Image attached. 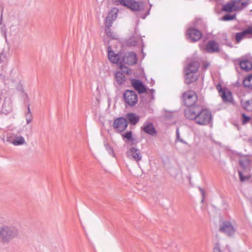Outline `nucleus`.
<instances>
[{
    "label": "nucleus",
    "mask_w": 252,
    "mask_h": 252,
    "mask_svg": "<svg viewBox=\"0 0 252 252\" xmlns=\"http://www.w3.org/2000/svg\"><path fill=\"white\" fill-rule=\"evenodd\" d=\"M185 82L189 84L195 82L198 79V76L196 73L190 72L188 69H185Z\"/></svg>",
    "instance_id": "nucleus-17"
},
{
    "label": "nucleus",
    "mask_w": 252,
    "mask_h": 252,
    "mask_svg": "<svg viewBox=\"0 0 252 252\" xmlns=\"http://www.w3.org/2000/svg\"><path fill=\"white\" fill-rule=\"evenodd\" d=\"M7 141L16 146L26 144L24 137L19 134V131L17 133L13 132L9 134L7 136Z\"/></svg>",
    "instance_id": "nucleus-5"
},
{
    "label": "nucleus",
    "mask_w": 252,
    "mask_h": 252,
    "mask_svg": "<svg viewBox=\"0 0 252 252\" xmlns=\"http://www.w3.org/2000/svg\"><path fill=\"white\" fill-rule=\"evenodd\" d=\"M104 146L106 150L108 152L109 154L112 156L113 157L115 156L113 149L112 147L107 143H104Z\"/></svg>",
    "instance_id": "nucleus-32"
},
{
    "label": "nucleus",
    "mask_w": 252,
    "mask_h": 252,
    "mask_svg": "<svg viewBox=\"0 0 252 252\" xmlns=\"http://www.w3.org/2000/svg\"><path fill=\"white\" fill-rule=\"evenodd\" d=\"M123 136L128 141H132L133 140L132 137V132L131 131L126 132Z\"/></svg>",
    "instance_id": "nucleus-36"
},
{
    "label": "nucleus",
    "mask_w": 252,
    "mask_h": 252,
    "mask_svg": "<svg viewBox=\"0 0 252 252\" xmlns=\"http://www.w3.org/2000/svg\"><path fill=\"white\" fill-rule=\"evenodd\" d=\"M126 155L130 159H133L139 162L142 158V155L140 151L135 148L131 147L126 152Z\"/></svg>",
    "instance_id": "nucleus-10"
},
{
    "label": "nucleus",
    "mask_w": 252,
    "mask_h": 252,
    "mask_svg": "<svg viewBox=\"0 0 252 252\" xmlns=\"http://www.w3.org/2000/svg\"><path fill=\"white\" fill-rule=\"evenodd\" d=\"M199 64L197 61H193L188 64L185 67V69H188L190 72L196 73V71L198 70Z\"/></svg>",
    "instance_id": "nucleus-23"
},
{
    "label": "nucleus",
    "mask_w": 252,
    "mask_h": 252,
    "mask_svg": "<svg viewBox=\"0 0 252 252\" xmlns=\"http://www.w3.org/2000/svg\"><path fill=\"white\" fill-rule=\"evenodd\" d=\"M125 102L129 106L135 105L138 101L137 95L133 91L126 90L124 94Z\"/></svg>",
    "instance_id": "nucleus-7"
},
{
    "label": "nucleus",
    "mask_w": 252,
    "mask_h": 252,
    "mask_svg": "<svg viewBox=\"0 0 252 252\" xmlns=\"http://www.w3.org/2000/svg\"><path fill=\"white\" fill-rule=\"evenodd\" d=\"M109 60L113 63H117L119 61V57L113 51H108Z\"/></svg>",
    "instance_id": "nucleus-27"
},
{
    "label": "nucleus",
    "mask_w": 252,
    "mask_h": 252,
    "mask_svg": "<svg viewBox=\"0 0 252 252\" xmlns=\"http://www.w3.org/2000/svg\"><path fill=\"white\" fill-rule=\"evenodd\" d=\"M213 252H220V247L219 244H216L214 248Z\"/></svg>",
    "instance_id": "nucleus-40"
},
{
    "label": "nucleus",
    "mask_w": 252,
    "mask_h": 252,
    "mask_svg": "<svg viewBox=\"0 0 252 252\" xmlns=\"http://www.w3.org/2000/svg\"><path fill=\"white\" fill-rule=\"evenodd\" d=\"M240 67L244 70L249 71L252 68V64L249 60L241 61L239 63Z\"/></svg>",
    "instance_id": "nucleus-25"
},
{
    "label": "nucleus",
    "mask_w": 252,
    "mask_h": 252,
    "mask_svg": "<svg viewBox=\"0 0 252 252\" xmlns=\"http://www.w3.org/2000/svg\"><path fill=\"white\" fill-rule=\"evenodd\" d=\"M232 1L234 11H240L249 4L248 0H234Z\"/></svg>",
    "instance_id": "nucleus-16"
},
{
    "label": "nucleus",
    "mask_w": 252,
    "mask_h": 252,
    "mask_svg": "<svg viewBox=\"0 0 252 252\" xmlns=\"http://www.w3.org/2000/svg\"><path fill=\"white\" fill-rule=\"evenodd\" d=\"M118 1L120 4L132 11H141L145 8V4L141 1H136L133 0H119Z\"/></svg>",
    "instance_id": "nucleus-3"
},
{
    "label": "nucleus",
    "mask_w": 252,
    "mask_h": 252,
    "mask_svg": "<svg viewBox=\"0 0 252 252\" xmlns=\"http://www.w3.org/2000/svg\"><path fill=\"white\" fill-rule=\"evenodd\" d=\"M118 12V10L117 8H113L109 12L105 20V24L106 27L112 26L113 22L117 17Z\"/></svg>",
    "instance_id": "nucleus-11"
},
{
    "label": "nucleus",
    "mask_w": 252,
    "mask_h": 252,
    "mask_svg": "<svg viewBox=\"0 0 252 252\" xmlns=\"http://www.w3.org/2000/svg\"><path fill=\"white\" fill-rule=\"evenodd\" d=\"M121 71L123 73H125L127 74H129L131 73V71L130 69H129L128 67L126 66H124L123 65H121L120 66Z\"/></svg>",
    "instance_id": "nucleus-35"
},
{
    "label": "nucleus",
    "mask_w": 252,
    "mask_h": 252,
    "mask_svg": "<svg viewBox=\"0 0 252 252\" xmlns=\"http://www.w3.org/2000/svg\"><path fill=\"white\" fill-rule=\"evenodd\" d=\"M187 36L191 42H195L200 39L202 33L199 30L190 28L187 32Z\"/></svg>",
    "instance_id": "nucleus-8"
},
{
    "label": "nucleus",
    "mask_w": 252,
    "mask_h": 252,
    "mask_svg": "<svg viewBox=\"0 0 252 252\" xmlns=\"http://www.w3.org/2000/svg\"><path fill=\"white\" fill-rule=\"evenodd\" d=\"M240 180L241 182H244L249 179L251 177V175L243 176L241 171H238Z\"/></svg>",
    "instance_id": "nucleus-34"
},
{
    "label": "nucleus",
    "mask_w": 252,
    "mask_h": 252,
    "mask_svg": "<svg viewBox=\"0 0 252 252\" xmlns=\"http://www.w3.org/2000/svg\"><path fill=\"white\" fill-rule=\"evenodd\" d=\"M176 135H177V140L183 143L184 144H187V142L184 141L183 139L180 138V134L179 132V130L177 129L176 131Z\"/></svg>",
    "instance_id": "nucleus-39"
},
{
    "label": "nucleus",
    "mask_w": 252,
    "mask_h": 252,
    "mask_svg": "<svg viewBox=\"0 0 252 252\" xmlns=\"http://www.w3.org/2000/svg\"><path fill=\"white\" fill-rule=\"evenodd\" d=\"M1 113L7 115L12 111V105L10 102L5 101L2 105Z\"/></svg>",
    "instance_id": "nucleus-22"
},
{
    "label": "nucleus",
    "mask_w": 252,
    "mask_h": 252,
    "mask_svg": "<svg viewBox=\"0 0 252 252\" xmlns=\"http://www.w3.org/2000/svg\"><path fill=\"white\" fill-rule=\"evenodd\" d=\"M239 156L241 157L239 160V164L244 169V170H249L251 163L250 158L249 156H241L240 154Z\"/></svg>",
    "instance_id": "nucleus-18"
},
{
    "label": "nucleus",
    "mask_w": 252,
    "mask_h": 252,
    "mask_svg": "<svg viewBox=\"0 0 252 252\" xmlns=\"http://www.w3.org/2000/svg\"><path fill=\"white\" fill-rule=\"evenodd\" d=\"M126 118L132 125H135L139 121V117L134 113H128L126 115Z\"/></svg>",
    "instance_id": "nucleus-24"
},
{
    "label": "nucleus",
    "mask_w": 252,
    "mask_h": 252,
    "mask_svg": "<svg viewBox=\"0 0 252 252\" xmlns=\"http://www.w3.org/2000/svg\"><path fill=\"white\" fill-rule=\"evenodd\" d=\"M209 63H204L203 64V68L206 69L209 66Z\"/></svg>",
    "instance_id": "nucleus-42"
},
{
    "label": "nucleus",
    "mask_w": 252,
    "mask_h": 252,
    "mask_svg": "<svg viewBox=\"0 0 252 252\" xmlns=\"http://www.w3.org/2000/svg\"><path fill=\"white\" fill-rule=\"evenodd\" d=\"M183 98L186 105L188 107L192 106L197 100V96L192 91L185 92L183 94Z\"/></svg>",
    "instance_id": "nucleus-6"
},
{
    "label": "nucleus",
    "mask_w": 252,
    "mask_h": 252,
    "mask_svg": "<svg viewBox=\"0 0 252 252\" xmlns=\"http://www.w3.org/2000/svg\"><path fill=\"white\" fill-rule=\"evenodd\" d=\"M25 118L27 124H30L32 121V115L29 106L28 107V111L25 114Z\"/></svg>",
    "instance_id": "nucleus-30"
},
{
    "label": "nucleus",
    "mask_w": 252,
    "mask_h": 252,
    "mask_svg": "<svg viewBox=\"0 0 252 252\" xmlns=\"http://www.w3.org/2000/svg\"><path fill=\"white\" fill-rule=\"evenodd\" d=\"M123 62L124 64L132 65L137 62L136 55L134 53L128 52L125 54L123 59Z\"/></svg>",
    "instance_id": "nucleus-13"
},
{
    "label": "nucleus",
    "mask_w": 252,
    "mask_h": 252,
    "mask_svg": "<svg viewBox=\"0 0 252 252\" xmlns=\"http://www.w3.org/2000/svg\"><path fill=\"white\" fill-rule=\"evenodd\" d=\"M115 78L117 83L121 85L126 81L125 74L121 71H117L115 73Z\"/></svg>",
    "instance_id": "nucleus-26"
},
{
    "label": "nucleus",
    "mask_w": 252,
    "mask_h": 252,
    "mask_svg": "<svg viewBox=\"0 0 252 252\" xmlns=\"http://www.w3.org/2000/svg\"><path fill=\"white\" fill-rule=\"evenodd\" d=\"M110 27H106L105 29V33L107 36L112 38V39H115L117 38V35L112 32L111 30L110 29Z\"/></svg>",
    "instance_id": "nucleus-31"
},
{
    "label": "nucleus",
    "mask_w": 252,
    "mask_h": 252,
    "mask_svg": "<svg viewBox=\"0 0 252 252\" xmlns=\"http://www.w3.org/2000/svg\"><path fill=\"white\" fill-rule=\"evenodd\" d=\"M244 85L252 89V75L248 76L243 81Z\"/></svg>",
    "instance_id": "nucleus-29"
},
{
    "label": "nucleus",
    "mask_w": 252,
    "mask_h": 252,
    "mask_svg": "<svg viewBox=\"0 0 252 252\" xmlns=\"http://www.w3.org/2000/svg\"><path fill=\"white\" fill-rule=\"evenodd\" d=\"M212 120L211 113L207 109H202L198 111L195 122L201 126H206L209 124Z\"/></svg>",
    "instance_id": "nucleus-2"
},
{
    "label": "nucleus",
    "mask_w": 252,
    "mask_h": 252,
    "mask_svg": "<svg viewBox=\"0 0 252 252\" xmlns=\"http://www.w3.org/2000/svg\"><path fill=\"white\" fill-rule=\"evenodd\" d=\"M222 10L227 12L234 11L232 1L224 4L222 7Z\"/></svg>",
    "instance_id": "nucleus-28"
},
{
    "label": "nucleus",
    "mask_w": 252,
    "mask_h": 252,
    "mask_svg": "<svg viewBox=\"0 0 252 252\" xmlns=\"http://www.w3.org/2000/svg\"><path fill=\"white\" fill-rule=\"evenodd\" d=\"M198 21L200 22V21H201V20H200V19H198V20H196V22H198Z\"/></svg>",
    "instance_id": "nucleus-43"
},
{
    "label": "nucleus",
    "mask_w": 252,
    "mask_h": 252,
    "mask_svg": "<svg viewBox=\"0 0 252 252\" xmlns=\"http://www.w3.org/2000/svg\"><path fill=\"white\" fill-rule=\"evenodd\" d=\"M198 189L201 193V195H202V201L203 202V200H204V198L205 197V191L203 190V189H202V188H201L200 187H198Z\"/></svg>",
    "instance_id": "nucleus-41"
},
{
    "label": "nucleus",
    "mask_w": 252,
    "mask_h": 252,
    "mask_svg": "<svg viewBox=\"0 0 252 252\" xmlns=\"http://www.w3.org/2000/svg\"><path fill=\"white\" fill-rule=\"evenodd\" d=\"M150 91H152V92H154V91L153 90V89H152V90H150Z\"/></svg>",
    "instance_id": "nucleus-44"
},
{
    "label": "nucleus",
    "mask_w": 252,
    "mask_h": 252,
    "mask_svg": "<svg viewBox=\"0 0 252 252\" xmlns=\"http://www.w3.org/2000/svg\"><path fill=\"white\" fill-rule=\"evenodd\" d=\"M131 85L134 89L137 91L139 94L147 93L146 87L143 83L137 79H133L131 81Z\"/></svg>",
    "instance_id": "nucleus-14"
},
{
    "label": "nucleus",
    "mask_w": 252,
    "mask_h": 252,
    "mask_svg": "<svg viewBox=\"0 0 252 252\" xmlns=\"http://www.w3.org/2000/svg\"><path fill=\"white\" fill-rule=\"evenodd\" d=\"M237 230L236 225L233 224L229 221H224L220 224V230L228 236L234 235Z\"/></svg>",
    "instance_id": "nucleus-4"
},
{
    "label": "nucleus",
    "mask_w": 252,
    "mask_h": 252,
    "mask_svg": "<svg viewBox=\"0 0 252 252\" xmlns=\"http://www.w3.org/2000/svg\"><path fill=\"white\" fill-rule=\"evenodd\" d=\"M217 88L219 91L220 95L221 97L222 100L224 102H231L232 101V96L231 93L228 91H226L222 89L220 85H218Z\"/></svg>",
    "instance_id": "nucleus-12"
},
{
    "label": "nucleus",
    "mask_w": 252,
    "mask_h": 252,
    "mask_svg": "<svg viewBox=\"0 0 252 252\" xmlns=\"http://www.w3.org/2000/svg\"><path fill=\"white\" fill-rule=\"evenodd\" d=\"M137 43V39L136 37H131L127 41L128 44L131 46H134Z\"/></svg>",
    "instance_id": "nucleus-37"
},
{
    "label": "nucleus",
    "mask_w": 252,
    "mask_h": 252,
    "mask_svg": "<svg viewBox=\"0 0 252 252\" xmlns=\"http://www.w3.org/2000/svg\"><path fill=\"white\" fill-rule=\"evenodd\" d=\"M206 50L209 53L219 52V44L217 42L213 40L209 41L206 45Z\"/></svg>",
    "instance_id": "nucleus-20"
},
{
    "label": "nucleus",
    "mask_w": 252,
    "mask_h": 252,
    "mask_svg": "<svg viewBox=\"0 0 252 252\" xmlns=\"http://www.w3.org/2000/svg\"><path fill=\"white\" fill-rule=\"evenodd\" d=\"M236 16L235 14L230 15V14H226L223 17H222L221 20L223 21H229L231 20H233L235 19Z\"/></svg>",
    "instance_id": "nucleus-33"
},
{
    "label": "nucleus",
    "mask_w": 252,
    "mask_h": 252,
    "mask_svg": "<svg viewBox=\"0 0 252 252\" xmlns=\"http://www.w3.org/2000/svg\"><path fill=\"white\" fill-rule=\"evenodd\" d=\"M198 111L194 107L188 108L185 111V115L187 119L195 121Z\"/></svg>",
    "instance_id": "nucleus-19"
},
{
    "label": "nucleus",
    "mask_w": 252,
    "mask_h": 252,
    "mask_svg": "<svg viewBox=\"0 0 252 252\" xmlns=\"http://www.w3.org/2000/svg\"><path fill=\"white\" fill-rule=\"evenodd\" d=\"M142 128L145 133L151 135H154L157 133L153 125L151 123H145Z\"/></svg>",
    "instance_id": "nucleus-21"
},
{
    "label": "nucleus",
    "mask_w": 252,
    "mask_h": 252,
    "mask_svg": "<svg viewBox=\"0 0 252 252\" xmlns=\"http://www.w3.org/2000/svg\"><path fill=\"white\" fill-rule=\"evenodd\" d=\"M246 37H252V27H250L243 32L237 33L235 35L236 42H240L242 39Z\"/></svg>",
    "instance_id": "nucleus-15"
},
{
    "label": "nucleus",
    "mask_w": 252,
    "mask_h": 252,
    "mask_svg": "<svg viewBox=\"0 0 252 252\" xmlns=\"http://www.w3.org/2000/svg\"><path fill=\"white\" fill-rule=\"evenodd\" d=\"M128 123L126 118L121 117L116 119L113 123L115 129L120 131H123L127 127Z\"/></svg>",
    "instance_id": "nucleus-9"
},
{
    "label": "nucleus",
    "mask_w": 252,
    "mask_h": 252,
    "mask_svg": "<svg viewBox=\"0 0 252 252\" xmlns=\"http://www.w3.org/2000/svg\"><path fill=\"white\" fill-rule=\"evenodd\" d=\"M242 123L243 124H247L251 120L250 117L246 116L244 113H243L242 114Z\"/></svg>",
    "instance_id": "nucleus-38"
},
{
    "label": "nucleus",
    "mask_w": 252,
    "mask_h": 252,
    "mask_svg": "<svg viewBox=\"0 0 252 252\" xmlns=\"http://www.w3.org/2000/svg\"><path fill=\"white\" fill-rule=\"evenodd\" d=\"M19 229L14 224H5L0 227V242L8 244L19 235Z\"/></svg>",
    "instance_id": "nucleus-1"
}]
</instances>
